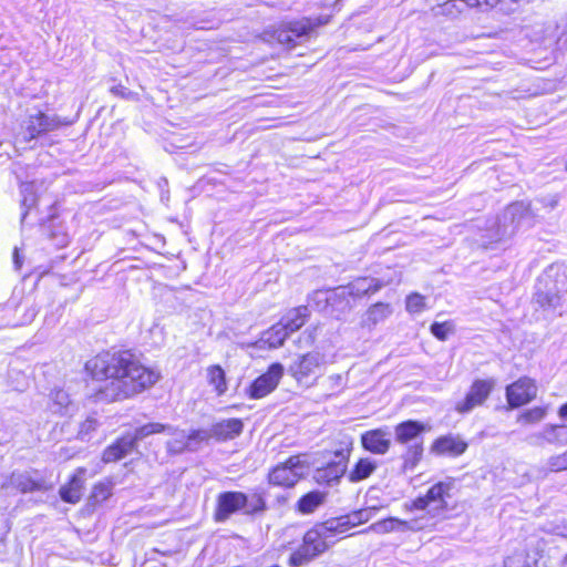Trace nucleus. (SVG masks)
Segmentation results:
<instances>
[{"mask_svg":"<svg viewBox=\"0 0 567 567\" xmlns=\"http://www.w3.org/2000/svg\"><path fill=\"white\" fill-rule=\"evenodd\" d=\"M84 381L92 396L106 403L132 400L150 391L161 380V371L130 348L102 349L83 365Z\"/></svg>","mask_w":567,"mask_h":567,"instance_id":"obj_1","label":"nucleus"},{"mask_svg":"<svg viewBox=\"0 0 567 567\" xmlns=\"http://www.w3.org/2000/svg\"><path fill=\"white\" fill-rule=\"evenodd\" d=\"M455 488V480L450 477L446 480L433 483L424 494L416 496L410 502L404 504L406 513L422 512V522L433 524L426 530H433L436 527L439 519L449 518V513L454 511L457 506L453 501V491Z\"/></svg>","mask_w":567,"mask_h":567,"instance_id":"obj_2","label":"nucleus"},{"mask_svg":"<svg viewBox=\"0 0 567 567\" xmlns=\"http://www.w3.org/2000/svg\"><path fill=\"white\" fill-rule=\"evenodd\" d=\"M269 509L267 492L255 488L249 494L241 491H225L217 495L213 513L215 523H224L234 514L259 516Z\"/></svg>","mask_w":567,"mask_h":567,"instance_id":"obj_3","label":"nucleus"},{"mask_svg":"<svg viewBox=\"0 0 567 567\" xmlns=\"http://www.w3.org/2000/svg\"><path fill=\"white\" fill-rule=\"evenodd\" d=\"M336 543L324 520L315 523L301 537L300 545L288 557L289 567H303L324 555Z\"/></svg>","mask_w":567,"mask_h":567,"instance_id":"obj_4","label":"nucleus"},{"mask_svg":"<svg viewBox=\"0 0 567 567\" xmlns=\"http://www.w3.org/2000/svg\"><path fill=\"white\" fill-rule=\"evenodd\" d=\"M302 467L301 455H290L269 468L266 481L271 487L291 489L302 480V473L300 472Z\"/></svg>","mask_w":567,"mask_h":567,"instance_id":"obj_5","label":"nucleus"},{"mask_svg":"<svg viewBox=\"0 0 567 567\" xmlns=\"http://www.w3.org/2000/svg\"><path fill=\"white\" fill-rule=\"evenodd\" d=\"M70 124L62 121L56 115H48L41 111L34 114H29L25 120L20 124V130L17 134L18 143H29L49 132L55 131L63 125Z\"/></svg>","mask_w":567,"mask_h":567,"instance_id":"obj_6","label":"nucleus"},{"mask_svg":"<svg viewBox=\"0 0 567 567\" xmlns=\"http://www.w3.org/2000/svg\"><path fill=\"white\" fill-rule=\"evenodd\" d=\"M326 364L324 354L319 351H308L299 354L289 365L288 372L298 384L312 385L316 383L317 371Z\"/></svg>","mask_w":567,"mask_h":567,"instance_id":"obj_7","label":"nucleus"},{"mask_svg":"<svg viewBox=\"0 0 567 567\" xmlns=\"http://www.w3.org/2000/svg\"><path fill=\"white\" fill-rule=\"evenodd\" d=\"M496 381L493 378L474 379L464 398L456 402L454 411L458 414H467L476 408L483 406L493 394Z\"/></svg>","mask_w":567,"mask_h":567,"instance_id":"obj_8","label":"nucleus"},{"mask_svg":"<svg viewBox=\"0 0 567 567\" xmlns=\"http://www.w3.org/2000/svg\"><path fill=\"white\" fill-rule=\"evenodd\" d=\"M538 385L535 379L522 375L505 386L506 409L515 410L537 399Z\"/></svg>","mask_w":567,"mask_h":567,"instance_id":"obj_9","label":"nucleus"},{"mask_svg":"<svg viewBox=\"0 0 567 567\" xmlns=\"http://www.w3.org/2000/svg\"><path fill=\"white\" fill-rule=\"evenodd\" d=\"M535 223L528 204L523 202L509 205L503 213L499 231L504 237L513 236L519 229H527Z\"/></svg>","mask_w":567,"mask_h":567,"instance_id":"obj_10","label":"nucleus"},{"mask_svg":"<svg viewBox=\"0 0 567 567\" xmlns=\"http://www.w3.org/2000/svg\"><path fill=\"white\" fill-rule=\"evenodd\" d=\"M284 365L274 362L265 372L255 378L246 388V395L250 400H260L272 393L284 377Z\"/></svg>","mask_w":567,"mask_h":567,"instance_id":"obj_11","label":"nucleus"},{"mask_svg":"<svg viewBox=\"0 0 567 567\" xmlns=\"http://www.w3.org/2000/svg\"><path fill=\"white\" fill-rule=\"evenodd\" d=\"M383 284L369 277H358L350 281L341 293H331L326 298L328 303L334 305L348 297L360 299L370 297L382 288Z\"/></svg>","mask_w":567,"mask_h":567,"instance_id":"obj_12","label":"nucleus"},{"mask_svg":"<svg viewBox=\"0 0 567 567\" xmlns=\"http://www.w3.org/2000/svg\"><path fill=\"white\" fill-rule=\"evenodd\" d=\"M374 507L358 508L324 522L336 537L338 534L348 533L350 529L368 523L374 515Z\"/></svg>","mask_w":567,"mask_h":567,"instance_id":"obj_13","label":"nucleus"},{"mask_svg":"<svg viewBox=\"0 0 567 567\" xmlns=\"http://www.w3.org/2000/svg\"><path fill=\"white\" fill-rule=\"evenodd\" d=\"M336 455H340L341 457L339 460L328 461L315 470L313 481L319 486L338 485L346 475L349 456L342 455V452H336Z\"/></svg>","mask_w":567,"mask_h":567,"instance_id":"obj_14","label":"nucleus"},{"mask_svg":"<svg viewBox=\"0 0 567 567\" xmlns=\"http://www.w3.org/2000/svg\"><path fill=\"white\" fill-rule=\"evenodd\" d=\"M468 449V443L458 434L436 436L430 444V453L436 457L457 458Z\"/></svg>","mask_w":567,"mask_h":567,"instance_id":"obj_15","label":"nucleus"},{"mask_svg":"<svg viewBox=\"0 0 567 567\" xmlns=\"http://www.w3.org/2000/svg\"><path fill=\"white\" fill-rule=\"evenodd\" d=\"M360 445L372 455H385L392 449V439L386 426L367 430L360 434Z\"/></svg>","mask_w":567,"mask_h":567,"instance_id":"obj_16","label":"nucleus"},{"mask_svg":"<svg viewBox=\"0 0 567 567\" xmlns=\"http://www.w3.org/2000/svg\"><path fill=\"white\" fill-rule=\"evenodd\" d=\"M87 477V468L76 467L68 477L64 484L59 488L60 498L71 505L80 503L82 499Z\"/></svg>","mask_w":567,"mask_h":567,"instance_id":"obj_17","label":"nucleus"},{"mask_svg":"<svg viewBox=\"0 0 567 567\" xmlns=\"http://www.w3.org/2000/svg\"><path fill=\"white\" fill-rule=\"evenodd\" d=\"M433 524H426L421 518H411L410 520L396 517H386L371 524L364 532L373 530L379 533H392L395 530L423 532L431 528Z\"/></svg>","mask_w":567,"mask_h":567,"instance_id":"obj_18","label":"nucleus"},{"mask_svg":"<svg viewBox=\"0 0 567 567\" xmlns=\"http://www.w3.org/2000/svg\"><path fill=\"white\" fill-rule=\"evenodd\" d=\"M135 451H137L136 440L132 434L125 433L103 450L101 460L104 464L116 463Z\"/></svg>","mask_w":567,"mask_h":567,"instance_id":"obj_19","label":"nucleus"},{"mask_svg":"<svg viewBox=\"0 0 567 567\" xmlns=\"http://www.w3.org/2000/svg\"><path fill=\"white\" fill-rule=\"evenodd\" d=\"M245 429L240 417L223 419L214 422L209 429V437L216 442H228L239 437Z\"/></svg>","mask_w":567,"mask_h":567,"instance_id":"obj_20","label":"nucleus"},{"mask_svg":"<svg viewBox=\"0 0 567 567\" xmlns=\"http://www.w3.org/2000/svg\"><path fill=\"white\" fill-rule=\"evenodd\" d=\"M429 430L430 427L425 423L408 419L395 424L394 440L400 445H408L417 442L416 440L422 437Z\"/></svg>","mask_w":567,"mask_h":567,"instance_id":"obj_21","label":"nucleus"},{"mask_svg":"<svg viewBox=\"0 0 567 567\" xmlns=\"http://www.w3.org/2000/svg\"><path fill=\"white\" fill-rule=\"evenodd\" d=\"M312 28L309 20H302L291 22L286 25H281L279 29L274 31L272 38L282 45H292L297 38H300Z\"/></svg>","mask_w":567,"mask_h":567,"instance_id":"obj_22","label":"nucleus"},{"mask_svg":"<svg viewBox=\"0 0 567 567\" xmlns=\"http://www.w3.org/2000/svg\"><path fill=\"white\" fill-rule=\"evenodd\" d=\"M403 446L404 450L399 456L400 471L402 473H412L424 460V443L423 440H420Z\"/></svg>","mask_w":567,"mask_h":567,"instance_id":"obj_23","label":"nucleus"},{"mask_svg":"<svg viewBox=\"0 0 567 567\" xmlns=\"http://www.w3.org/2000/svg\"><path fill=\"white\" fill-rule=\"evenodd\" d=\"M311 311L307 305H300L288 309L279 319V322L290 333H295L310 320Z\"/></svg>","mask_w":567,"mask_h":567,"instance_id":"obj_24","label":"nucleus"},{"mask_svg":"<svg viewBox=\"0 0 567 567\" xmlns=\"http://www.w3.org/2000/svg\"><path fill=\"white\" fill-rule=\"evenodd\" d=\"M379 468L377 460L370 456H360L346 473L348 482L357 484L369 480Z\"/></svg>","mask_w":567,"mask_h":567,"instance_id":"obj_25","label":"nucleus"},{"mask_svg":"<svg viewBox=\"0 0 567 567\" xmlns=\"http://www.w3.org/2000/svg\"><path fill=\"white\" fill-rule=\"evenodd\" d=\"M9 480L11 486L20 494H28L47 489L44 480L39 476H33L30 473H12Z\"/></svg>","mask_w":567,"mask_h":567,"instance_id":"obj_26","label":"nucleus"},{"mask_svg":"<svg viewBox=\"0 0 567 567\" xmlns=\"http://www.w3.org/2000/svg\"><path fill=\"white\" fill-rule=\"evenodd\" d=\"M113 495V483L111 480L99 481L91 487L87 496L86 508L94 512L102 506Z\"/></svg>","mask_w":567,"mask_h":567,"instance_id":"obj_27","label":"nucleus"},{"mask_svg":"<svg viewBox=\"0 0 567 567\" xmlns=\"http://www.w3.org/2000/svg\"><path fill=\"white\" fill-rule=\"evenodd\" d=\"M327 499V494L319 489H312L302 494L295 504V511L301 515L315 513Z\"/></svg>","mask_w":567,"mask_h":567,"instance_id":"obj_28","label":"nucleus"},{"mask_svg":"<svg viewBox=\"0 0 567 567\" xmlns=\"http://www.w3.org/2000/svg\"><path fill=\"white\" fill-rule=\"evenodd\" d=\"M543 557V550H537L532 555L529 550H515L507 555L503 560V567H540L539 560Z\"/></svg>","mask_w":567,"mask_h":567,"instance_id":"obj_29","label":"nucleus"},{"mask_svg":"<svg viewBox=\"0 0 567 567\" xmlns=\"http://www.w3.org/2000/svg\"><path fill=\"white\" fill-rule=\"evenodd\" d=\"M208 385L217 396H223L228 391V379L225 369L220 364H210L206 368Z\"/></svg>","mask_w":567,"mask_h":567,"instance_id":"obj_30","label":"nucleus"},{"mask_svg":"<svg viewBox=\"0 0 567 567\" xmlns=\"http://www.w3.org/2000/svg\"><path fill=\"white\" fill-rule=\"evenodd\" d=\"M392 312L390 303L386 302H375L371 305L362 319V327L371 329L378 323L384 321Z\"/></svg>","mask_w":567,"mask_h":567,"instance_id":"obj_31","label":"nucleus"},{"mask_svg":"<svg viewBox=\"0 0 567 567\" xmlns=\"http://www.w3.org/2000/svg\"><path fill=\"white\" fill-rule=\"evenodd\" d=\"M548 414V408L545 405H536L520 412L516 421L523 426L535 425L542 422Z\"/></svg>","mask_w":567,"mask_h":567,"instance_id":"obj_32","label":"nucleus"},{"mask_svg":"<svg viewBox=\"0 0 567 567\" xmlns=\"http://www.w3.org/2000/svg\"><path fill=\"white\" fill-rule=\"evenodd\" d=\"M291 334L285 329V327L278 321L277 323L269 327L265 332V342L270 348H280L284 346L286 340Z\"/></svg>","mask_w":567,"mask_h":567,"instance_id":"obj_33","label":"nucleus"},{"mask_svg":"<svg viewBox=\"0 0 567 567\" xmlns=\"http://www.w3.org/2000/svg\"><path fill=\"white\" fill-rule=\"evenodd\" d=\"M532 0H464L467 7L480 8L482 10H488L499 6L501 10H506L509 2L514 3H528Z\"/></svg>","mask_w":567,"mask_h":567,"instance_id":"obj_34","label":"nucleus"},{"mask_svg":"<svg viewBox=\"0 0 567 567\" xmlns=\"http://www.w3.org/2000/svg\"><path fill=\"white\" fill-rule=\"evenodd\" d=\"M166 429L167 425L165 424L158 422H151L138 426L132 435L138 443L140 440H143L150 435L164 433Z\"/></svg>","mask_w":567,"mask_h":567,"instance_id":"obj_35","label":"nucleus"},{"mask_svg":"<svg viewBox=\"0 0 567 567\" xmlns=\"http://www.w3.org/2000/svg\"><path fill=\"white\" fill-rule=\"evenodd\" d=\"M535 301L543 309L555 308L560 303V296L558 293L537 291Z\"/></svg>","mask_w":567,"mask_h":567,"instance_id":"obj_36","label":"nucleus"},{"mask_svg":"<svg viewBox=\"0 0 567 567\" xmlns=\"http://www.w3.org/2000/svg\"><path fill=\"white\" fill-rule=\"evenodd\" d=\"M405 308L410 313H420L426 308V299L419 292H412L406 297Z\"/></svg>","mask_w":567,"mask_h":567,"instance_id":"obj_37","label":"nucleus"},{"mask_svg":"<svg viewBox=\"0 0 567 567\" xmlns=\"http://www.w3.org/2000/svg\"><path fill=\"white\" fill-rule=\"evenodd\" d=\"M453 330V323L451 321H435L430 326L431 333L440 341H445Z\"/></svg>","mask_w":567,"mask_h":567,"instance_id":"obj_38","label":"nucleus"},{"mask_svg":"<svg viewBox=\"0 0 567 567\" xmlns=\"http://www.w3.org/2000/svg\"><path fill=\"white\" fill-rule=\"evenodd\" d=\"M317 341V329L315 327L306 329L297 339L296 343L298 347L305 342V346L311 347Z\"/></svg>","mask_w":567,"mask_h":567,"instance_id":"obj_39","label":"nucleus"},{"mask_svg":"<svg viewBox=\"0 0 567 567\" xmlns=\"http://www.w3.org/2000/svg\"><path fill=\"white\" fill-rule=\"evenodd\" d=\"M558 27L555 22H548L545 25L543 35L539 38L542 41L556 42L559 41L560 38L557 35Z\"/></svg>","mask_w":567,"mask_h":567,"instance_id":"obj_40","label":"nucleus"},{"mask_svg":"<svg viewBox=\"0 0 567 567\" xmlns=\"http://www.w3.org/2000/svg\"><path fill=\"white\" fill-rule=\"evenodd\" d=\"M550 466L556 472L566 471L567 470V450L564 453L553 457L550 460Z\"/></svg>","mask_w":567,"mask_h":567,"instance_id":"obj_41","label":"nucleus"},{"mask_svg":"<svg viewBox=\"0 0 567 567\" xmlns=\"http://www.w3.org/2000/svg\"><path fill=\"white\" fill-rule=\"evenodd\" d=\"M32 188H33L32 184H28V183L22 184V186H21V192L23 194L22 203L24 206L31 207L35 203V198L27 196V193H30V194L32 193Z\"/></svg>","mask_w":567,"mask_h":567,"instance_id":"obj_42","label":"nucleus"},{"mask_svg":"<svg viewBox=\"0 0 567 567\" xmlns=\"http://www.w3.org/2000/svg\"><path fill=\"white\" fill-rule=\"evenodd\" d=\"M329 382L337 389V391H340L342 388V375L337 373L329 377Z\"/></svg>","mask_w":567,"mask_h":567,"instance_id":"obj_43","label":"nucleus"},{"mask_svg":"<svg viewBox=\"0 0 567 567\" xmlns=\"http://www.w3.org/2000/svg\"><path fill=\"white\" fill-rule=\"evenodd\" d=\"M189 440H205L206 433L202 430H194L188 435Z\"/></svg>","mask_w":567,"mask_h":567,"instance_id":"obj_44","label":"nucleus"},{"mask_svg":"<svg viewBox=\"0 0 567 567\" xmlns=\"http://www.w3.org/2000/svg\"><path fill=\"white\" fill-rule=\"evenodd\" d=\"M558 416L563 420H566L567 421V402L561 404L559 408H558Z\"/></svg>","mask_w":567,"mask_h":567,"instance_id":"obj_45","label":"nucleus"},{"mask_svg":"<svg viewBox=\"0 0 567 567\" xmlns=\"http://www.w3.org/2000/svg\"><path fill=\"white\" fill-rule=\"evenodd\" d=\"M454 7H455V2H452V1H451V2H446V3L444 4V9H445L446 11H450V9H451V8H454Z\"/></svg>","mask_w":567,"mask_h":567,"instance_id":"obj_46","label":"nucleus"},{"mask_svg":"<svg viewBox=\"0 0 567 567\" xmlns=\"http://www.w3.org/2000/svg\"><path fill=\"white\" fill-rule=\"evenodd\" d=\"M557 427H559V425H551V429H553V430H555V429H557Z\"/></svg>","mask_w":567,"mask_h":567,"instance_id":"obj_47","label":"nucleus"},{"mask_svg":"<svg viewBox=\"0 0 567 567\" xmlns=\"http://www.w3.org/2000/svg\"><path fill=\"white\" fill-rule=\"evenodd\" d=\"M18 257V250H14V258Z\"/></svg>","mask_w":567,"mask_h":567,"instance_id":"obj_48","label":"nucleus"}]
</instances>
